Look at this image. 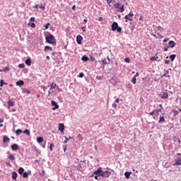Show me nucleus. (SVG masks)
<instances>
[{"label": "nucleus", "mask_w": 181, "mask_h": 181, "mask_svg": "<svg viewBox=\"0 0 181 181\" xmlns=\"http://www.w3.org/2000/svg\"><path fill=\"white\" fill-rule=\"evenodd\" d=\"M93 175L101 176L102 177H105L107 179L108 178L109 176H111V172L109 170L104 172L103 171L102 168H99L95 171L93 172Z\"/></svg>", "instance_id": "obj_1"}, {"label": "nucleus", "mask_w": 181, "mask_h": 181, "mask_svg": "<svg viewBox=\"0 0 181 181\" xmlns=\"http://www.w3.org/2000/svg\"><path fill=\"white\" fill-rule=\"evenodd\" d=\"M47 43H49V45H53L56 46V39H54V36L49 35L45 37Z\"/></svg>", "instance_id": "obj_2"}, {"label": "nucleus", "mask_w": 181, "mask_h": 181, "mask_svg": "<svg viewBox=\"0 0 181 181\" xmlns=\"http://www.w3.org/2000/svg\"><path fill=\"white\" fill-rule=\"evenodd\" d=\"M113 6L114 8H115V9H117V12L122 13L124 12V11H125V9L124 8V5L121 6V4L119 3L115 4Z\"/></svg>", "instance_id": "obj_3"}, {"label": "nucleus", "mask_w": 181, "mask_h": 181, "mask_svg": "<svg viewBox=\"0 0 181 181\" xmlns=\"http://www.w3.org/2000/svg\"><path fill=\"white\" fill-rule=\"evenodd\" d=\"M133 18H134V13H132V11H130L129 14L124 16V18L126 19V22H128V21H130V22H132V21H134Z\"/></svg>", "instance_id": "obj_4"}, {"label": "nucleus", "mask_w": 181, "mask_h": 181, "mask_svg": "<svg viewBox=\"0 0 181 181\" xmlns=\"http://www.w3.org/2000/svg\"><path fill=\"white\" fill-rule=\"evenodd\" d=\"M160 98H162L163 100H166V99H168V98L169 97V93H168V90L162 91V92L160 93Z\"/></svg>", "instance_id": "obj_5"}, {"label": "nucleus", "mask_w": 181, "mask_h": 181, "mask_svg": "<svg viewBox=\"0 0 181 181\" xmlns=\"http://www.w3.org/2000/svg\"><path fill=\"white\" fill-rule=\"evenodd\" d=\"M76 42L78 45H81V42H83V37H81L80 35H77Z\"/></svg>", "instance_id": "obj_6"}, {"label": "nucleus", "mask_w": 181, "mask_h": 181, "mask_svg": "<svg viewBox=\"0 0 181 181\" xmlns=\"http://www.w3.org/2000/svg\"><path fill=\"white\" fill-rule=\"evenodd\" d=\"M59 130L63 134L64 132V124L59 123Z\"/></svg>", "instance_id": "obj_7"}, {"label": "nucleus", "mask_w": 181, "mask_h": 181, "mask_svg": "<svg viewBox=\"0 0 181 181\" xmlns=\"http://www.w3.org/2000/svg\"><path fill=\"white\" fill-rule=\"evenodd\" d=\"M118 28V23L114 22L112 25V30L115 31Z\"/></svg>", "instance_id": "obj_8"}, {"label": "nucleus", "mask_w": 181, "mask_h": 181, "mask_svg": "<svg viewBox=\"0 0 181 181\" xmlns=\"http://www.w3.org/2000/svg\"><path fill=\"white\" fill-rule=\"evenodd\" d=\"M52 105L54 107L52 108L53 110L59 108V105H57V103H56L54 100H52Z\"/></svg>", "instance_id": "obj_9"}, {"label": "nucleus", "mask_w": 181, "mask_h": 181, "mask_svg": "<svg viewBox=\"0 0 181 181\" xmlns=\"http://www.w3.org/2000/svg\"><path fill=\"white\" fill-rule=\"evenodd\" d=\"M176 46V43H175V41H170L168 42V47H171V48H173Z\"/></svg>", "instance_id": "obj_10"}, {"label": "nucleus", "mask_w": 181, "mask_h": 181, "mask_svg": "<svg viewBox=\"0 0 181 181\" xmlns=\"http://www.w3.org/2000/svg\"><path fill=\"white\" fill-rule=\"evenodd\" d=\"M181 165V158L175 160V163L173 164L174 166H180Z\"/></svg>", "instance_id": "obj_11"}, {"label": "nucleus", "mask_w": 181, "mask_h": 181, "mask_svg": "<svg viewBox=\"0 0 181 181\" xmlns=\"http://www.w3.org/2000/svg\"><path fill=\"white\" fill-rule=\"evenodd\" d=\"M11 176H12V179L13 180H16V181H17L16 180V178L18 177V173H16V172H13L12 173V174H11Z\"/></svg>", "instance_id": "obj_12"}, {"label": "nucleus", "mask_w": 181, "mask_h": 181, "mask_svg": "<svg viewBox=\"0 0 181 181\" xmlns=\"http://www.w3.org/2000/svg\"><path fill=\"white\" fill-rule=\"evenodd\" d=\"M11 149L12 151H18V149H19V146H18V144H13L11 146Z\"/></svg>", "instance_id": "obj_13"}, {"label": "nucleus", "mask_w": 181, "mask_h": 181, "mask_svg": "<svg viewBox=\"0 0 181 181\" xmlns=\"http://www.w3.org/2000/svg\"><path fill=\"white\" fill-rule=\"evenodd\" d=\"M4 85L8 86V83H5V82H4V80H1L0 81V90H2V88H1V87H4Z\"/></svg>", "instance_id": "obj_14"}, {"label": "nucleus", "mask_w": 181, "mask_h": 181, "mask_svg": "<svg viewBox=\"0 0 181 181\" xmlns=\"http://www.w3.org/2000/svg\"><path fill=\"white\" fill-rule=\"evenodd\" d=\"M30 171H28V173L25 172L23 173V177H24V179H28V177H29V174H30Z\"/></svg>", "instance_id": "obj_15"}, {"label": "nucleus", "mask_w": 181, "mask_h": 181, "mask_svg": "<svg viewBox=\"0 0 181 181\" xmlns=\"http://www.w3.org/2000/svg\"><path fill=\"white\" fill-rule=\"evenodd\" d=\"M25 64H27V66H30L32 64V59H30V58H28L25 60Z\"/></svg>", "instance_id": "obj_16"}, {"label": "nucleus", "mask_w": 181, "mask_h": 181, "mask_svg": "<svg viewBox=\"0 0 181 181\" xmlns=\"http://www.w3.org/2000/svg\"><path fill=\"white\" fill-rule=\"evenodd\" d=\"M47 50H49V52H53V48H52V47H49V46H45V52H47Z\"/></svg>", "instance_id": "obj_17"}, {"label": "nucleus", "mask_w": 181, "mask_h": 181, "mask_svg": "<svg viewBox=\"0 0 181 181\" xmlns=\"http://www.w3.org/2000/svg\"><path fill=\"white\" fill-rule=\"evenodd\" d=\"M131 173L130 172H125L124 173V176L127 179H129V176H131Z\"/></svg>", "instance_id": "obj_18"}, {"label": "nucleus", "mask_w": 181, "mask_h": 181, "mask_svg": "<svg viewBox=\"0 0 181 181\" xmlns=\"http://www.w3.org/2000/svg\"><path fill=\"white\" fill-rule=\"evenodd\" d=\"M8 104L9 107H13V105H15V102H13L12 100H8Z\"/></svg>", "instance_id": "obj_19"}, {"label": "nucleus", "mask_w": 181, "mask_h": 181, "mask_svg": "<svg viewBox=\"0 0 181 181\" xmlns=\"http://www.w3.org/2000/svg\"><path fill=\"white\" fill-rule=\"evenodd\" d=\"M25 84V82L23 81H18L16 82V86H23Z\"/></svg>", "instance_id": "obj_20"}, {"label": "nucleus", "mask_w": 181, "mask_h": 181, "mask_svg": "<svg viewBox=\"0 0 181 181\" xmlns=\"http://www.w3.org/2000/svg\"><path fill=\"white\" fill-rule=\"evenodd\" d=\"M158 122H165V117L160 115Z\"/></svg>", "instance_id": "obj_21"}, {"label": "nucleus", "mask_w": 181, "mask_h": 181, "mask_svg": "<svg viewBox=\"0 0 181 181\" xmlns=\"http://www.w3.org/2000/svg\"><path fill=\"white\" fill-rule=\"evenodd\" d=\"M28 26H30L31 28H36V24H35V23H30L29 22L28 23Z\"/></svg>", "instance_id": "obj_22"}, {"label": "nucleus", "mask_w": 181, "mask_h": 181, "mask_svg": "<svg viewBox=\"0 0 181 181\" xmlns=\"http://www.w3.org/2000/svg\"><path fill=\"white\" fill-rule=\"evenodd\" d=\"M37 141L38 142V144H42V142H43V137H38L37 139Z\"/></svg>", "instance_id": "obj_23"}, {"label": "nucleus", "mask_w": 181, "mask_h": 181, "mask_svg": "<svg viewBox=\"0 0 181 181\" xmlns=\"http://www.w3.org/2000/svg\"><path fill=\"white\" fill-rule=\"evenodd\" d=\"M9 138L8 137V136H4V137H3V142H8V141H9Z\"/></svg>", "instance_id": "obj_24"}, {"label": "nucleus", "mask_w": 181, "mask_h": 181, "mask_svg": "<svg viewBox=\"0 0 181 181\" xmlns=\"http://www.w3.org/2000/svg\"><path fill=\"white\" fill-rule=\"evenodd\" d=\"M23 172H25V170L23 169V168H20L18 169V173H19L20 175H22V174L23 173Z\"/></svg>", "instance_id": "obj_25"}, {"label": "nucleus", "mask_w": 181, "mask_h": 181, "mask_svg": "<svg viewBox=\"0 0 181 181\" xmlns=\"http://www.w3.org/2000/svg\"><path fill=\"white\" fill-rule=\"evenodd\" d=\"M83 62H88V57L87 56H83L82 57Z\"/></svg>", "instance_id": "obj_26"}, {"label": "nucleus", "mask_w": 181, "mask_h": 181, "mask_svg": "<svg viewBox=\"0 0 181 181\" xmlns=\"http://www.w3.org/2000/svg\"><path fill=\"white\" fill-rule=\"evenodd\" d=\"M23 134H25L26 135H30V131L29 129H25V131L23 132Z\"/></svg>", "instance_id": "obj_27"}, {"label": "nucleus", "mask_w": 181, "mask_h": 181, "mask_svg": "<svg viewBox=\"0 0 181 181\" xmlns=\"http://www.w3.org/2000/svg\"><path fill=\"white\" fill-rule=\"evenodd\" d=\"M22 132H23L22 131V129H18L16 130V134L17 135H21V134H22Z\"/></svg>", "instance_id": "obj_28"}, {"label": "nucleus", "mask_w": 181, "mask_h": 181, "mask_svg": "<svg viewBox=\"0 0 181 181\" xmlns=\"http://www.w3.org/2000/svg\"><path fill=\"white\" fill-rule=\"evenodd\" d=\"M170 59H171V62H173V60H175V59H176V54L170 55Z\"/></svg>", "instance_id": "obj_29"}, {"label": "nucleus", "mask_w": 181, "mask_h": 181, "mask_svg": "<svg viewBox=\"0 0 181 181\" xmlns=\"http://www.w3.org/2000/svg\"><path fill=\"white\" fill-rule=\"evenodd\" d=\"M57 86V84H56L54 83H52L50 90H52L53 88H56Z\"/></svg>", "instance_id": "obj_30"}, {"label": "nucleus", "mask_w": 181, "mask_h": 181, "mask_svg": "<svg viewBox=\"0 0 181 181\" xmlns=\"http://www.w3.org/2000/svg\"><path fill=\"white\" fill-rule=\"evenodd\" d=\"M8 159H10V160H15V156L13 155H10L8 156Z\"/></svg>", "instance_id": "obj_31"}, {"label": "nucleus", "mask_w": 181, "mask_h": 181, "mask_svg": "<svg viewBox=\"0 0 181 181\" xmlns=\"http://www.w3.org/2000/svg\"><path fill=\"white\" fill-rule=\"evenodd\" d=\"M54 148V144H51L49 146V149L51 152H53V148Z\"/></svg>", "instance_id": "obj_32"}, {"label": "nucleus", "mask_w": 181, "mask_h": 181, "mask_svg": "<svg viewBox=\"0 0 181 181\" xmlns=\"http://www.w3.org/2000/svg\"><path fill=\"white\" fill-rule=\"evenodd\" d=\"M132 82L133 83V84H136V78L135 76H133Z\"/></svg>", "instance_id": "obj_33"}, {"label": "nucleus", "mask_w": 181, "mask_h": 181, "mask_svg": "<svg viewBox=\"0 0 181 181\" xmlns=\"http://www.w3.org/2000/svg\"><path fill=\"white\" fill-rule=\"evenodd\" d=\"M117 32H118L119 33H121V32H122V28L121 27H117V28L116 29Z\"/></svg>", "instance_id": "obj_34"}, {"label": "nucleus", "mask_w": 181, "mask_h": 181, "mask_svg": "<svg viewBox=\"0 0 181 181\" xmlns=\"http://www.w3.org/2000/svg\"><path fill=\"white\" fill-rule=\"evenodd\" d=\"M19 69H25V64H20L18 65Z\"/></svg>", "instance_id": "obj_35"}, {"label": "nucleus", "mask_w": 181, "mask_h": 181, "mask_svg": "<svg viewBox=\"0 0 181 181\" xmlns=\"http://www.w3.org/2000/svg\"><path fill=\"white\" fill-rule=\"evenodd\" d=\"M124 62H126V63H130L131 62V59H129V57H126L124 59Z\"/></svg>", "instance_id": "obj_36"}, {"label": "nucleus", "mask_w": 181, "mask_h": 181, "mask_svg": "<svg viewBox=\"0 0 181 181\" xmlns=\"http://www.w3.org/2000/svg\"><path fill=\"white\" fill-rule=\"evenodd\" d=\"M112 1H114V0H107V4L109 5V6H112L111 4H112Z\"/></svg>", "instance_id": "obj_37"}, {"label": "nucleus", "mask_w": 181, "mask_h": 181, "mask_svg": "<svg viewBox=\"0 0 181 181\" xmlns=\"http://www.w3.org/2000/svg\"><path fill=\"white\" fill-rule=\"evenodd\" d=\"M65 141H64V144H67V141H69L70 139H71V137H69V138H67V137H65Z\"/></svg>", "instance_id": "obj_38"}, {"label": "nucleus", "mask_w": 181, "mask_h": 181, "mask_svg": "<svg viewBox=\"0 0 181 181\" xmlns=\"http://www.w3.org/2000/svg\"><path fill=\"white\" fill-rule=\"evenodd\" d=\"M157 59H159V57H152L151 58V60L152 61V62H153L154 60H157Z\"/></svg>", "instance_id": "obj_39"}, {"label": "nucleus", "mask_w": 181, "mask_h": 181, "mask_svg": "<svg viewBox=\"0 0 181 181\" xmlns=\"http://www.w3.org/2000/svg\"><path fill=\"white\" fill-rule=\"evenodd\" d=\"M78 76L80 77L81 78H83V77H84V74L81 72L79 74Z\"/></svg>", "instance_id": "obj_40"}, {"label": "nucleus", "mask_w": 181, "mask_h": 181, "mask_svg": "<svg viewBox=\"0 0 181 181\" xmlns=\"http://www.w3.org/2000/svg\"><path fill=\"white\" fill-rule=\"evenodd\" d=\"M163 77H170V75L169 74H164L163 75Z\"/></svg>", "instance_id": "obj_41"}, {"label": "nucleus", "mask_w": 181, "mask_h": 181, "mask_svg": "<svg viewBox=\"0 0 181 181\" xmlns=\"http://www.w3.org/2000/svg\"><path fill=\"white\" fill-rule=\"evenodd\" d=\"M49 26H50V23H47V25L45 26V29H49Z\"/></svg>", "instance_id": "obj_42"}, {"label": "nucleus", "mask_w": 181, "mask_h": 181, "mask_svg": "<svg viewBox=\"0 0 181 181\" xmlns=\"http://www.w3.org/2000/svg\"><path fill=\"white\" fill-rule=\"evenodd\" d=\"M40 176H45V170H42V173H40Z\"/></svg>", "instance_id": "obj_43"}, {"label": "nucleus", "mask_w": 181, "mask_h": 181, "mask_svg": "<svg viewBox=\"0 0 181 181\" xmlns=\"http://www.w3.org/2000/svg\"><path fill=\"white\" fill-rule=\"evenodd\" d=\"M3 71H9V67H6L4 69H3Z\"/></svg>", "instance_id": "obj_44"}, {"label": "nucleus", "mask_w": 181, "mask_h": 181, "mask_svg": "<svg viewBox=\"0 0 181 181\" xmlns=\"http://www.w3.org/2000/svg\"><path fill=\"white\" fill-rule=\"evenodd\" d=\"M30 22H35V17H32L30 18Z\"/></svg>", "instance_id": "obj_45"}, {"label": "nucleus", "mask_w": 181, "mask_h": 181, "mask_svg": "<svg viewBox=\"0 0 181 181\" xmlns=\"http://www.w3.org/2000/svg\"><path fill=\"white\" fill-rule=\"evenodd\" d=\"M173 112H174L175 115H177V114H179V111H177V110H174Z\"/></svg>", "instance_id": "obj_46"}, {"label": "nucleus", "mask_w": 181, "mask_h": 181, "mask_svg": "<svg viewBox=\"0 0 181 181\" xmlns=\"http://www.w3.org/2000/svg\"><path fill=\"white\" fill-rule=\"evenodd\" d=\"M101 62L103 63V64H107V59H103Z\"/></svg>", "instance_id": "obj_47"}, {"label": "nucleus", "mask_w": 181, "mask_h": 181, "mask_svg": "<svg viewBox=\"0 0 181 181\" xmlns=\"http://www.w3.org/2000/svg\"><path fill=\"white\" fill-rule=\"evenodd\" d=\"M165 64H169V63H170V61L165 59Z\"/></svg>", "instance_id": "obj_48"}, {"label": "nucleus", "mask_w": 181, "mask_h": 181, "mask_svg": "<svg viewBox=\"0 0 181 181\" xmlns=\"http://www.w3.org/2000/svg\"><path fill=\"white\" fill-rule=\"evenodd\" d=\"M162 111V109H157L156 110V112H157V113H159V112H160Z\"/></svg>", "instance_id": "obj_49"}, {"label": "nucleus", "mask_w": 181, "mask_h": 181, "mask_svg": "<svg viewBox=\"0 0 181 181\" xmlns=\"http://www.w3.org/2000/svg\"><path fill=\"white\" fill-rule=\"evenodd\" d=\"M81 30H83V32H86V26L82 27Z\"/></svg>", "instance_id": "obj_50"}, {"label": "nucleus", "mask_w": 181, "mask_h": 181, "mask_svg": "<svg viewBox=\"0 0 181 181\" xmlns=\"http://www.w3.org/2000/svg\"><path fill=\"white\" fill-rule=\"evenodd\" d=\"M40 9H46V7L45 6H40Z\"/></svg>", "instance_id": "obj_51"}, {"label": "nucleus", "mask_w": 181, "mask_h": 181, "mask_svg": "<svg viewBox=\"0 0 181 181\" xmlns=\"http://www.w3.org/2000/svg\"><path fill=\"white\" fill-rule=\"evenodd\" d=\"M138 76H139V73L136 72V74L134 75V77H135L136 78L138 77Z\"/></svg>", "instance_id": "obj_52"}, {"label": "nucleus", "mask_w": 181, "mask_h": 181, "mask_svg": "<svg viewBox=\"0 0 181 181\" xmlns=\"http://www.w3.org/2000/svg\"><path fill=\"white\" fill-rule=\"evenodd\" d=\"M112 107H113L114 108H117V103H113V104H112Z\"/></svg>", "instance_id": "obj_53"}, {"label": "nucleus", "mask_w": 181, "mask_h": 181, "mask_svg": "<svg viewBox=\"0 0 181 181\" xmlns=\"http://www.w3.org/2000/svg\"><path fill=\"white\" fill-rule=\"evenodd\" d=\"M153 114H155V111H153V112H149V115H153Z\"/></svg>", "instance_id": "obj_54"}, {"label": "nucleus", "mask_w": 181, "mask_h": 181, "mask_svg": "<svg viewBox=\"0 0 181 181\" xmlns=\"http://www.w3.org/2000/svg\"><path fill=\"white\" fill-rule=\"evenodd\" d=\"M98 21H99V22H102V21H103V17H99V18H98Z\"/></svg>", "instance_id": "obj_55"}, {"label": "nucleus", "mask_w": 181, "mask_h": 181, "mask_svg": "<svg viewBox=\"0 0 181 181\" xmlns=\"http://www.w3.org/2000/svg\"><path fill=\"white\" fill-rule=\"evenodd\" d=\"M34 8H35V9H37L39 8V4H36Z\"/></svg>", "instance_id": "obj_56"}, {"label": "nucleus", "mask_w": 181, "mask_h": 181, "mask_svg": "<svg viewBox=\"0 0 181 181\" xmlns=\"http://www.w3.org/2000/svg\"><path fill=\"white\" fill-rule=\"evenodd\" d=\"M100 175H95V179L96 180H98V177H99Z\"/></svg>", "instance_id": "obj_57"}, {"label": "nucleus", "mask_w": 181, "mask_h": 181, "mask_svg": "<svg viewBox=\"0 0 181 181\" xmlns=\"http://www.w3.org/2000/svg\"><path fill=\"white\" fill-rule=\"evenodd\" d=\"M76 10V6H72V11H75Z\"/></svg>", "instance_id": "obj_58"}, {"label": "nucleus", "mask_w": 181, "mask_h": 181, "mask_svg": "<svg viewBox=\"0 0 181 181\" xmlns=\"http://www.w3.org/2000/svg\"><path fill=\"white\" fill-rule=\"evenodd\" d=\"M168 40H169V39H164L163 40L164 43H166V42H168Z\"/></svg>", "instance_id": "obj_59"}, {"label": "nucleus", "mask_w": 181, "mask_h": 181, "mask_svg": "<svg viewBox=\"0 0 181 181\" xmlns=\"http://www.w3.org/2000/svg\"><path fill=\"white\" fill-rule=\"evenodd\" d=\"M115 103H119V98H117V99L115 100Z\"/></svg>", "instance_id": "obj_60"}, {"label": "nucleus", "mask_w": 181, "mask_h": 181, "mask_svg": "<svg viewBox=\"0 0 181 181\" xmlns=\"http://www.w3.org/2000/svg\"><path fill=\"white\" fill-rule=\"evenodd\" d=\"M2 122H4V119L0 118V123H2Z\"/></svg>", "instance_id": "obj_61"}, {"label": "nucleus", "mask_w": 181, "mask_h": 181, "mask_svg": "<svg viewBox=\"0 0 181 181\" xmlns=\"http://www.w3.org/2000/svg\"><path fill=\"white\" fill-rule=\"evenodd\" d=\"M46 59H47V60H50V57L47 56V57H46Z\"/></svg>", "instance_id": "obj_62"}, {"label": "nucleus", "mask_w": 181, "mask_h": 181, "mask_svg": "<svg viewBox=\"0 0 181 181\" xmlns=\"http://www.w3.org/2000/svg\"><path fill=\"white\" fill-rule=\"evenodd\" d=\"M26 93H27V94H30V90H26Z\"/></svg>", "instance_id": "obj_63"}, {"label": "nucleus", "mask_w": 181, "mask_h": 181, "mask_svg": "<svg viewBox=\"0 0 181 181\" xmlns=\"http://www.w3.org/2000/svg\"><path fill=\"white\" fill-rule=\"evenodd\" d=\"M139 21H144V17H140Z\"/></svg>", "instance_id": "obj_64"}]
</instances>
